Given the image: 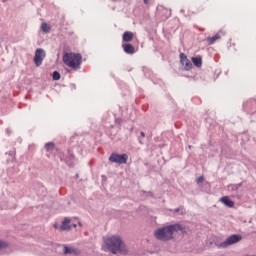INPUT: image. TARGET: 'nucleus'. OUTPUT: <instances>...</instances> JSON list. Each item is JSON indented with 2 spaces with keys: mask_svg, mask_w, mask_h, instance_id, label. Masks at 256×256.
Here are the masks:
<instances>
[{
  "mask_svg": "<svg viewBox=\"0 0 256 256\" xmlns=\"http://www.w3.org/2000/svg\"><path fill=\"white\" fill-rule=\"evenodd\" d=\"M102 249L103 251H109L112 255H127L129 253V247L119 235H111L104 238Z\"/></svg>",
  "mask_w": 256,
  "mask_h": 256,
  "instance_id": "1",
  "label": "nucleus"
},
{
  "mask_svg": "<svg viewBox=\"0 0 256 256\" xmlns=\"http://www.w3.org/2000/svg\"><path fill=\"white\" fill-rule=\"evenodd\" d=\"M179 231L185 232V226L179 223L170 224L167 226H163L158 228L154 232V237L158 239V241H171L175 235V233H179Z\"/></svg>",
  "mask_w": 256,
  "mask_h": 256,
  "instance_id": "2",
  "label": "nucleus"
},
{
  "mask_svg": "<svg viewBox=\"0 0 256 256\" xmlns=\"http://www.w3.org/2000/svg\"><path fill=\"white\" fill-rule=\"evenodd\" d=\"M62 61L66 67H69L73 71H78V69H81L83 56L79 53L67 52L63 54Z\"/></svg>",
  "mask_w": 256,
  "mask_h": 256,
  "instance_id": "3",
  "label": "nucleus"
},
{
  "mask_svg": "<svg viewBox=\"0 0 256 256\" xmlns=\"http://www.w3.org/2000/svg\"><path fill=\"white\" fill-rule=\"evenodd\" d=\"M242 239H243V237H241V235L233 234V235L229 236L224 242L218 244V247H220L222 249H227V247H229L231 245H235V243H239V241H241Z\"/></svg>",
  "mask_w": 256,
  "mask_h": 256,
  "instance_id": "4",
  "label": "nucleus"
},
{
  "mask_svg": "<svg viewBox=\"0 0 256 256\" xmlns=\"http://www.w3.org/2000/svg\"><path fill=\"white\" fill-rule=\"evenodd\" d=\"M45 57H47V53L45 52L44 49H42V48L36 49L35 55L33 58L34 65L36 67H41V65H43V61H44Z\"/></svg>",
  "mask_w": 256,
  "mask_h": 256,
  "instance_id": "5",
  "label": "nucleus"
},
{
  "mask_svg": "<svg viewBox=\"0 0 256 256\" xmlns=\"http://www.w3.org/2000/svg\"><path fill=\"white\" fill-rule=\"evenodd\" d=\"M129 156L127 154L112 153L109 157L110 163H118L119 165H125Z\"/></svg>",
  "mask_w": 256,
  "mask_h": 256,
  "instance_id": "6",
  "label": "nucleus"
},
{
  "mask_svg": "<svg viewBox=\"0 0 256 256\" xmlns=\"http://www.w3.org/2000/svg\"><path fill=\"white\" fill-rule=\"evenodd\" d=\"M180 63L184 66L185 71H191L193 69V63L187 58L185 53H180Z\"/></svg>",
  "mask_w": 256,
  "mask_h": 256,
  "instance_id": "7",
  "label": "nucleus"
},
{
  "mask_svg": "<svg viewBox=\"0 0 256 256\" xmlns=\"http://www.w3.org/2000/svg\"><path fill=\"white\" fill-rule=\"evenodd\" d=\"M74 229L77 227V224H72L70 218H65L62 221V224L59 226V231H71V229Z\"/></svg>",
  "mask_w": 256,
  "mask_h": 256,
  "instance_id": "8",
  "label": "nucleus"
},
{
  "mask_svg": "<svg viewBox=\"0 0 256 256\" xmlns=\"http://www.w3.org/2000/svg\"><path fill=\"white\" fill-rule=\"evenodd\" d=\"M81 251L73 246L63 245L64 255H79Z\"/></svg>",
  "mask_w": 256,
  "mask_h": 256,
  "instance_id": "9",
  "label": "nucleus"
},
{
  "mask_svg": "<svg viewBox=\"0 0 256 256\" xmlns=\"http://www.w3.org/2000/svg\"><path fill=\"white\" fill-rule=\"evenodd\" d=\"M221 37H225V32L223 30H220L218 33H216L212 37H208L206 39V41H207L208 45H213V43H215L216 41H219V39H221Z\"/></svg>",
  "mask_w": 256,
  "mask_h": 256,
  "instance_id": "10",
  "label": "nucleus"
},
{
  "mask_svg": "<svg viewBox=\"0 0 256 256\" xmlns=\"http://www.w3.org/2000/svg\"><path fill=\"white\" fill-rule=\"evenodd\" d=\"M220 202L223 203L226 207H229V208L235 207V202H233L227 196H224V197L220 198Z\"/></svg>",
  "mask_w": 256,
  "mask_h": 256,
  "instance_id": "11",
  "label": "nucleus"
},
{
  "mask_svg": "<svg viewBox=\"0 0 256 256\" xmlns=\"http://www.w3.org/2000/svg\"><path fill=\"white\" fill-rule=\"evenodd\" d=\"M133 37V32L126 31L123 33L122 41H124L125 43H130V41H133Z\"/></svg>",
  "mask_w": 256,
  "mask_h": 256,
  "instance_id": "12",
  "label": "nucleus"
},
{
  "mask_svg": "<svg viewBox=\"0 0 256 256\" xmlns=\"http://www.w3.org/2000/svg\"><path fill=\"white\" fill-rule=\"evenodd\" d=\"M122 47L124 52L128 55H133V53H135V47H133L131 44H123Z\"/></svg>",
  "mask_w": 256,
  "mask_h": 256,
  "instance_id": "13",
  "label": "nucleus"
},
{
  "mask_svg": "<svg viewBox=\"0 0 256 256\" xmlns=\"http://www.w3.org/2000/svg\"><path fill=\"white\" fill-rule=\"evenodd\" d=\"M192 63L195 65V67H202L203 58L201 56L192 57Z\"/></svg>",
  "mask_w": 256,
  "mask_h": 256,
  "instance_id": "14",
  "label": "nucleus"
},
{
  "mask_svg": "<svg viewBox=\"0 0 256 256\" xmlns=\"http://www.w3.org/2000/svg\"><path fill=\"white\" fill-rule=\"evenodd\" d=\"M41 31H43V33H49L51 31V26L47 23H42Z\"/></svg>",
  "mask_w": 256,
  "mask_h": 256,
  "instance_id": "15",
  "label": "nucleus"
},
{
  "mask_svg": "<svg viewBox=\"0 0 256 256\" xmlns=\"http://www.w3.org/2000/svg\"><path fill=\"white\" fill-rule=\"evenodd\" d=\"M44 147H45L46 151H53L55 149V143L48 142L45 144Z\"/></svg>",
  "mask_w": 256,
  "mask_h": 256,
  "instance_id": "16",
  "label": "nucleus"
},
{
  "mask_svg": "<svg viewBox=\"0 0 256 256\" xmlns=\"http://www.w3.org/2000/svg\"><path fill=\"white\" fill-rule=\"evenodd\" d=\"M173 213H175V214L179 213V215H184L185 214V209L183 207L176 208V209L173 210Z\"/></svg>",
  "mask_w": 256,
  "mask_h": 256,
  "instance_id": "17",
  "label": "nucleus"
},
{
  "mask_svg": "<svg viewBox=\"0 0 256 256\" xmlns=\"http://www.w3.org/2000/svg\"><path fill=\"white\" fill-rule=\"evenodd\" d=\"M52 77L54 81H59V79H61V74L58 71H54Z\"/></svg>",
  "mask_w": 256,
  "mask_h": 256,
  "instance_id": "18",
  "label": "nucleus"
},
{
  "mask_svg": "<svg viewBox=\"0 0 256 256\" xmlns=\"http://www.w3.org/2000/svg\"><path fill=\"white\" fill-rule=\"evenodd\" d=\"M138 139H139V143L143 145V139H145V132H141Z\"/></svg>",
  "mask_w": 256,
  "mask_h": 256,
  "instance_id": "19",
  "label": "nucleus"
},
{
  "mask_svg": "<svg viewBox=\"0 0 256 256\" xmlns=\"http://www.w3.org/2000/svg\"><path fill=\"white\" fill-rule=\"evenodd\" d=\"M163 12L166 13V19H168V17H171V11L170 10L163 9Z\"/></svg>",
  "mask_w": 256,
  "mask_h": 256,
  "instance_id": "20",
  "label": "nucleus"
},
{
  "mask_svg": "<svg viewBox=\"0 0 256 256\" xmlns=\"http://www.w3.org/2000/svg\"><path fill=\"white\" fill-rule=\"evenodd\" d=\"M7 242L0 241V249H5Z\"/></svg>",
  "mask_w": 256,
  "mask_h": 256,
  "instance_id": "21",
  "label": "nucleus"
},
{
  "mask_svg": "<svg viewBox=\"0 0 256 256\" xmlns=\"http://www.w3.org/2000/svg\"><path fill=\"white\" fill-rule=\"evenodd\" d=\"M203 181H205V179L203 178V176H200L199 178H197L196 183H203Z\"/></svg>",
  "mask_w": 256,
  "mask_h": 256,
  "instance_id": "22",
  "label": "nucleus"
},
{
  "mask_svg": "<svg viewBox=\"0 0 256 256\" xmlns=\"http://www.w3.org/2000/svg\"><path fill=\"white\" fill-rule=\"evenodd\" d=\"M59 225H57V224H54V229H58V231H59Z\"/></svg>",
  "mask_w": 256,
  "mask_h": 256,
  "instance_id": "23",
  "label": "nucleus"
},
{
  "mask_svg": "<svg viewBox=\"0 0 256 256\" xmlns=\"http://www.w3.org/2000/svg\"><path fill=\"white\" fill-rule=\"evenodd\" d=\"M143 3L147 5L149 3V0H143Z\"/></svg>",
  "mask_w": 256,
  "mask_h": 256,
  "instance_id": "24",
  "label": "nucleus"
}]
</instances>
